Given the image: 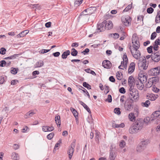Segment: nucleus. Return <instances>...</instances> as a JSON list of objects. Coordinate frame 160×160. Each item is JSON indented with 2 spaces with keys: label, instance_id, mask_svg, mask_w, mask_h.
I'll use <instances>...</instances> for the list:
<instances>
[{
  "label": "nucleus",
  "instance_id": "f257e3e1",
  "mask_svg": "<svg viewBox=\"0 0 160 160\" xmlns=\"http://www.w3.org/2000/svg\"><path fill=\"white\" fill-rule=\"evenodd\" d=\"M135 79L132 76H130L128 78V83L130 87L129 97L131 98V99L133 101L137 100L138 97V90L134 88Z\"/></svg>",
  "mask_w": 160,
  "mask_h": 160
},
{
  "label": "nucleus",
  "instance_id": "f03ea898",
  "mask_svg": "<svg viewBox=\"0 0 160 160\" xmlns=\"http://www.w3.org/2000/svg\"><path fill=\"white\" fill-rule=\"evenodd\" d=\"M143 122L142 119H138L130 127L129 129V132L133 134L138 132L142 128Z\"/></svg>",
  "mask_w": 160,
  "mask_h": 160
},
{
  "label": "nucleus",
  "instance_id": "7ed1b4c3",
  "mask_svg": "<svg viewBox=\"0 0 160 160\" xmlns=\"http://www.w3.org/2000/svg\"><path fill=\"white\" fill-rule=\"evenodd\" d=\"M113 27V24L111 21L104 20L103 22L99 24H97V32H103L106 29L108 30H110Z\"/></svg>",
  "mask_w": 160,
  "mask_h": 160
},
{
  "label": "nucleus",
  "instance_id": "20e7f679",
  "mask_svg": "<svg viewBox=\"0 0 160 160\" xmlns=\"http://www.w3.org/2000/svg\"><path fill=\"white\" fill-rule=\"evenodd\" d=\"M148 143L149 141L147 139L142 141L137 147V151L140 152L142 151L146 148Z\"/></svg>",
  "mask_w": 160,
  "mask_h": 160
},
{
  "label": "nucleus",
  "instance_id": "39448f33",
  "mask_svg": "<svg viewBox=\"0 0 160 160\" xmlns=\"http://www.w3.org/2000/svg\"><path fill=\"white\" fill-rule=\"evenodd\" d=\"M129 98L131 101H130L129 102L126 103V101L125 102V103H124V105L126 110L128 111H131L133 108V103L134 102H137L139 98V96H138V97L137 100L136 101H132L131 99V98H130V97H129Z\"/></svg>",
  "mask_w": 160,
  "mask_h": 160
},
{
  "label": "nucleus",
  "instance_id": "423d86ee",
  "mask_svg": "<svg viewBox=\"0 0 160 160\" xmlns=\"http://www.w3.org/2000/svg\"><path fill=\"white\" fill-rule=\"evenodd\" d=\"M139 47L140 46L139 45L137 46H134V47H133L134 50H135V51L134 53L133 52H132V50H131V52L132 56L134 58L137 59H138V58L141 56L140 52V51L138 50Z\"/></svg>",
  "mask_w": 160,
  "mask_h": 160
},
{
  "label": "nucleus",
  "instance_id": "0eeeda50",
  "mask_svg": "<svg viewBox=\"0 0 160 160\" xmlns=\"http://www.w3.org/2000/svg\"><path fill=\"white\" fill-rule=\"evenodd\" d=\"M144 58L142 61H138V67L140 70H146L148 67V66L146 64V60L145 57Z\"/></svg>",
  "mask_w": 160,
  "mask_h": 160
},
{
  "label": "nucleus",
  "instance_id": "6e6552de",
  "mask_svg": "<svg viewBox=\"0 0 160 160\" xmlns=\"http://www.w3.org/2000/svg\"><path fill=\"white\" fill-rule=\"evenodd\" d=\"M149 73L152 76H157L160 73V67H158L149 70Z\"/></svg>",
  "mask_w": 160,
  "mask_h": 160
},
{
  "label": "nucleus",
  "instance_id": "1a4fd4ad",
  "mask_svg": "<svg viewBox=\"0 0 160 160\" xmlns=\"http://www.w3.org/2000/svg\"><path fill=\"white\" fill-rule=\"evenodd\" d=\"M152 61L158 62L160 60V55L158 52L152 53Z\"/></svg>",
  "mask_w": 160,
  "mask_h": 160
},
{
  "label": "nucleus",
  "instance_id": "9d476101",
  "mask_svg": "<svg viewBox=\"0 0 160 160\" xmlns=\"http://www.w3.org/2000/svg\"><path fill=\"white\" fill-rule=\"evenodd\" d=\"M140 78H139L140 82L141 83V85L140 86L139 89L142 90L143 88V83L146 82L147 79V77L146 76L143 75H141V76H140Z\"/></svg>",
  "mask_w": 160,
  "mask_h": 160
},
{
  "label": "nucleus",
  "instance_id": "9b49d317",
  "mask_svg": "<svg viewBox=\"0 0 160 160\" xmlns=\"http://www.w3.org/2000/svg\"><path fill=\"white\" fill-rule=\"evenodd\" d=\"M132 40L133 47H134V46H137L138 45L140 46V42L139 41H138V38L136 36L134 37L133 35L132 37Z\"/></svg>",
  "mask_w": 160,
  "mask_h": 160
},
{
  "label": "nucleus",
  "instance_id": "f8f14e48",
  "mask_svg": "<svg viewBox=\"0 0 160 160\" xmlns=\"http://www.w3.org/2000/svg\"><path fill=\"white\" fill-rule=\"evenodd\" d=\"M102 66L104 68H110L112 66V64L111 62L108 60H104L102 62Z\"/></svg>",
  "mask_w": 160,
  "mask_h": 160
},
{
  "label": "nucleus",
  "instance_id": "ddd939ff",
  "mask_svg": "<svg viewBox=\"0 0 160 160\" xmlns=\"http://www.w3.org/2000/svg\"><path fill=\"white\" fill-rule=\"evenodd\" d=\"M89 16V14H88V10L87 9L84 10L81 13V14L79 16L78 18H84V17H86L87 18H88V17Z\"/></svg>",
  "mask_w": 160,
  "mask_h": 160
},
{
  "label": "nucleus",
  "instance_id": "4468645a",
  "mask_svg": "<svg viewBox=\"0 0 160 160\" xmlns=\"http://www.w3.org/2000/svg\"><path fill=\"white\" fill-rule=\"evenodd\" d=\"M135 68V64L134 62H131L128 69V73L130 74L132 73L134 71Z\"/></svg>",
  "mask_w": 160,
  "mask_h": 160
},
{
  "label": "nucleus",
  "instance_id": "2eb2a0df",
  "mask_svg": "<svg viewBox=\"0 0 160 160\" xmlns=\"http://www.w3.org/2000/svg\"><path fill=\"white\" fill-rule=\"evenodd\" d=\"M131 20V18L129 16H126L125 17L124 20H123V22H124V25L126 26L129 25L130 24Z\"/></svg>",
  "mask_w": 160,
  "mask_h": 160
},
{
  "label": "nucleus",
  "instance_id": "dca6fc26",
  "mask_svg": "<svg viewBox=\"0 0 160 160\" xmlns=\"http://www.w3.org/2000/svg\"><path fill=\"white\" fill-rule=\"evenodd\" d=\"M89 16L93 13L96 10V8L95 7H91L87 8Z\"/></svg>",
  "mask_w": 160,
  "mask_h": 160
},
{
  "label": "nucleus",
  "instance_id": "f3484780",
  "mask_svg": "<svg viewBox=\"0 0 160 160\" xmlns=\"http://www.w3.org/2000/svg\"><path fill=\"white\" fill-rule=\"evenodd\" d=\"M74 150V148L73 147H70L68 151V154L69 156L68 158L69 159H71L73 154Z\"/></svg>",
  "mask_w": 160,
  "mask_h": 160
},
{
  "label": "nucleus",
  "instance_id": "a211bd4d",
  "mask_svg": "<svg viewBox=\"0 0 160 160\" xmlns=\"http://www.w3.org/2000/svg\"><path fill=\"white\" fill-rule=\"evenodd\" d=\"M29 32L28 30L23 31L17 35V38H21L24 37Z\"/></svg>",
  "mask_w": 160,
  "mask_h": 160
},
{
  "label": "nucleus",
  "instance_id": "6ab92c4d",
  "mask_svg": "<svg viewBox=\"0 0 160 160\" xmlns=\"http://www.w3.org/2000/svg\"><path fill=\"white\" fill-rule=\"evenodd\" d=\"M159 79V77L158 76H156L150 78L149 79V81L151 83V81H152L153 83L156 84L157 82H158Z\"/></svg>",
  "mask_w": 160,
  "mask_h": 160
},
{
  "label": "nucleus",
  "instance_id": "aec40b11",
  "mask_svg": "<svg viewBox=\"0 0 160 160\" xmlns=\"http://www.w3.org/2000/svg\"><path fill=\"white\" fill-rule=\"evenodd\" d=\"M70 52L69 50H67L64 52L62 55V59H66L67 57L70 54Z\"/></svg>",
  "mask_w": 160,
  "mask_h": 160
},
{
  "label": "nucleus",
  "instance_id": "412c9836",
  "mask_svg": "<svg viewBox=\"0 0 160 160\" xmlns=\"http://www.w3.org/2000/svg\"><path fill=\"white\" fill-rule=\"evenodd\" d=\"M123 60L124 61L125 64H123V67L124 68L126 69L127 67V64L128 61V59L127 57L126 53L124 54L123 56Z\"/></svg>",
  "mask_w": 160,
  "mask_h": 160
},
{
  "label": "nucleus",
  "instance_id": "4be33fe9",
  "mask_svg": "<svg viewBox=\"0 0 160 160\" xmlns=\"http://www.w3.org/2000/svg\"><path fill=\"white\" fill-rule=\"evenodd\" d=\"M55 122L58 125L60 126L61 125L60 118V116L57 114L55 117Z\"/></svg>",
  "mask_w": 160,
  "mask_h": 160
},
{
  "label": "nucleus",
  "instance_id": "5701e85b",
  "mask_svg": "<svg viewBox=\"0 0 160 160\" xmlns=\"http://www.w3.org/2000/svg\"><path fill=\"white\" fill-rule=\"evenodd\" d=\"M19 55V54H14L10 56L9 57H6L4 58V59H14L16 58L17 57H18Z\"/></svg>",
  "mask_w": 160,
  "mask_h": 160
},
{
  "label": "nucleus",
  "instance_id": "b1692460",
  "mask_svg": "<svg viewBox=\"0 0 160 160\" xmlns=\"http://www.w3.org/2000/svg\"><path fill=\"white\" fill-rule=\"evenodd\" d=\"M112 148H111L110 151L109 158L110 160H114L116 156L115 155V153L112 152Z\"/></svg>",
  "mask_w": 160,
  "mask_h": 160
},
{
  "label": "nucleus",
  "instance_id": "393cba45",
  "mask_svg": "<svg viewBox=\"0 0 160 160\" xmlns=\"http://www.w3.org/2000/svg\"><path fill=\"white\" fill-rule=\"evenodd\" d=\"M80 104L89 113H91L90 109L87 105H86L82 101H80Z\"/></svg>",
  "mask_w": 160,
  "mask_h": 160
},
{
  "label": "nucleus",
  "instance_id": "a878e982",
  "mask_svg": "<svg viewBox=\"0 0 160 160\" xmlns=\"http://www.w3.org/2000/svg\"><path fill=\"white\" fill-rule=\"evenodd\" d=\"M35 113L33 111H30L25 115L24 117L25 118H27L30 117L32 116Z\"/></svg>",
  "mask_w": 160,
  "mask_h": 160
},
{
  "label": "nucleus",
  "instance_id": "bb28decb",
  "mask_svg": "<svg viewBox=\"0 0 160 160\" xmlns=\"http://www.w3.org/2000/svg\"><path fill=\"white\" fill-rule=\"evenodd\" d=\"M150 104V101L149 100H147L145 102H142L141 103V105L142 107H148L149 105Z\"/></svg>",
  "mask_w": 160,
  "mask_h": 160
},
{
  "label": "nucleus",
  "instance_id": "cd10ccee",
  "mask_svg": "<svg viewBox=\"0 0 160 160\" xmlns=\"http://www.w3.org/2000/svg\"><path fill=\"white\" fill-rule=\"evenodd\" d=\"M12 157L14 160H18L19 159L18 155L16 152H13L12 154Z\"/></svg>",
  "mask_w": 160,
  "mask_h": 160
},
{
  "label": "nucleus",
  "instance_id": "c85d7f7f",
  "mask_svg": "<svg viewBox=\"0 0 160 160\" xmlns=\"http://www.w3.org/2000/svg\"><path fill=\"white\" fill-rule=\"evenodd\" d=\"M71 55L73 56H76L78 54V51L74 48H72L71 49Z\"/></svg>",
  "mask_w": 160,
  "mask_h": 160
},
{
  "label": "nucleus",
  "instance_id": "c756f323",
  "mask_svg": "<svg viewBox=\"0 0 160 160\" xmlns=\"http://www.w3.org/2000/svg\"><path fill=\"white\" fill-rule=\"evenodd\" d=\"M134 114L133 113H131L129 114L128 117L130 121H133L135 120V117Z\"/></svg>",
  "mask_w": 160,
  "mask_h": 160
},
{
  "label": "nucleus",
  "instance_id": "7c9ffc66",
  "mask_svg": "<svg viewBox=\"0 0 160 160\" xmlns=\"http://www.w3.org/2000/svg\"><path fill=\"white\" fill-rule=\"evenodd\" d=\"M35 65L37 67H41L43 65L44 62L42 60H40L37 62Z\"/></svg>",
  "mask_w": 160,
  "mask_h": 160
},
{
  "label": "nucleus",
  "instance_id": "2f4dec72",
  "mask_svg": "<svg viewBox=\"0 0 160 160\" xmlns=\"http://www.w3.org/2000/svg\"><path fill=\"white\" fill-rule=\"evenodd\" d=\"M18 70V68H12L10 70V72L13 74L15 75L17 73Z\"/></svg>",
  "mask_w": 160,
  "mask_h": 160
},
{
  "label": "nucleus",
  "instance_id": "473e14b6",
  "mask_svg": "<svg viewBox=\"0 0 160 160\" xmlns=\"http://www.w3.org/2000/svg\"><path fill=\"white\" fill-rule=\"evenodd\" d=\"M121 72H118L116 73V77L117 79L118 80H121L122 78V74L121 73L120 74Z\"/></svg>",
  "mask_w": 160,
  "mask_h": 160
},
{
  "label": "nucleus",
  "instance_id": "72a5a7b5",
  "mask_svg": "<svg viewBox=\"0 0 160 160\" xmlns=\"http://www.w3.org/2000/svg\"><path fill=\"white\" fill-rule=\"evenodd\" d=\"M83 86L84 87L87 88L88 89H91V85L86 82H84L83 83Z\"/></svg>",
  "mask_w": 160,
  "mask_h": 160
},
{
  "label": "nucleus",
  "instance_id": "f704fd0d",
  "mask_svg": "<svg viewBox=\"0 0 160 160\" xmlns=\"http://www.w3.org/2000/svg\"><path fill=\"white\" fill-rule=\"evenodd\" d=\"M82 0H75L74 2L75 6L77 7L81 4L82 2Z\"/></svg>",
  "mask_w": 160,
  "mask_h": 160
},
{
  "label": "nucleus",
  "instance_id": "c9c22d12",
  "mask_svg": "<svg viewBox=\"0 0 160 160\" xmlns=\"http://www.w3.org/2000/svg\"><path fill=\"white\" fill-rule=\"evenodd\" d=\"M70 109L72 111L75 117V118H76V117H78V112H77V111L75 109H74L73 108H71Z\"/></svg>",
  "mask_w": 160,
  "mask_h": 160
},
{
  "label": "nucleus",
  "instance_id": "e433bc0d",
  "mask_svg": "<svg viewBox=\"0 0 160 160\" xmlns=\"http://www.w3.org/2000/svg\"><path fill=\"white\" fill-rule=\"evenodd\" d=\"M114 112L118 115H119L121 113L120 109L119 108H115L114 110Z\"/></svg>",
  "mask_w": 160,
  "mask_h": 160
},
{
  "label": "nucleus",
  "instance_id": "4c0bfd02",
  "mask_svg": "<svg viewBox=\"0 0 160 160\" xmlns=\"http://www.w3.org/2000/svg\"><path fill=\"white\" fill-rule=\"evenodd\" d=\"M153 48V46H151L150 47H148L147 49L148 52L149 53L151 54L152 53H153L152 51Z\"/></svg>",
  "mask_w": 160,
  "mask_h": 160
},
{
  "label": "nucleus",
  "instance_id": "58836bf2",
  "mask_svg": "<svg viewBox=\"0 0 160 160\" xmlns=\"http://www.w3.org/2000/svg\"><path fill=\"white\" fill-rule=\"evenodd\" d=\"M132 7V4L128 5L123 10V12H125L128 11L130 10Z\"/></svg>",
  "mask_w": 160,
  "mask_h": 160
},
{
  "label": "nucleus",
  "instance_id": "ea45409f",
  "mask_svg": "<svg viewBox=\"0 0 160 160\" xmlns=\"http://www.w3.org/2000/svg\"><path fill=\"white\" fill-rule=\"evenodd\" d=\"M100 135L99 132H97L96 133L95 139V141L98 142H99V138L100 137Z\"/></svg>",
  "mask_w": 160,
  "mask_h": 160
},
{
  "label": "nucleus",
  "instance_id": "a19ab883",
  "mask_svg": "<svg viewBox=\"0 0 160 160\" xmlns=\"http://www.w3.org/2000/svg\"><path fill=\"white\" fill-rule=\"evenodd\" d=\"M115 126L116 128H123L125 126L124 124L123 123H122L120 124H115Z\"/></svg>",
  "mask_w": 160,
  "mask_h": 160
},
{
  "label": "nucleus",
  "instance_id": "79ce46f5",
  "mask_svg": "<svg viewBox=\"0 0 160 160\" xmlns=\"http://www.w3.org/2000/svg\"><path fill=\"white\" fill-rule=\"evenodd\" d=\"M154 11V9L152 7H150L148 8L147 10V12L148 14L152 13Z\"/></svg>",
  "mask_w": 160,
  "mask_h": 160
},
{
  "label": "nucleus",
  "instance_id": "37998d69",
  "mask_svg": "<svg viewBox=\"0 0 160 160\" xmlns=\"http://www.w3.org/2000/svg\"><path fill=\"white\" fill-rule=\"evenodd\" d=\"M6 51V49L4 48H2L0 49V53L2 55H4Z\"/></svg>",
  "mask_w": 160,
  "mask_h": 160
},
{
  "label": "nucleus",
  "instance_id": "c03bdc74",
  "mask_svg": "<svg viewBox=\"0 0 160 160\" xmlns=\"http://www.w3.org/2000/svg\"><path fill=\"white\" fill-rule=\"evenodd\" d=\"M134 114L136 116H138V108L137 106L134 107Z\"/></svg>",
  "mask_w": 160,
  "mask_h": 160
},
{
  "label": "nucleus",
  "instance_id": "a18cd8bd",
  "mask_svg": "<svg viewBox=\"0 0 160 160\" xmlns=\"http://www.w3.org/2000/svg\"><path fill=\"white\" fill-rule=\"evenodd\" d=\"M160 115V111H157L152 113V116H155L157 118Z\"/></svg>",
  "mask_w": 160,
  "mask_h": 160
},
{
  "label": "nucleus",
  "instance_id": "49530a36",
  "mask_svg": "<svg viewBox=\"0 0 160 160\" xmlns=\"http://www.w3.org/2000/svg\"><path fill=\"white\" fill-rule=\"evenodd\" d=\"M54 136V133L53 132L51 133L47 136V138L49 140L51 139Z\"/></svg>",
  "mask_w": 160,
  "mask_h": 160
},
{
  "label": "nucleus",
  "instance_id": "de8ad7c7",
  "mask_svg": "<svg viewBox=\"0 0 160 160\" xmlns=\"http://www.w3.org/2000/svg\"><path fill=\"white\" fill-rule=\"evenodd\" d=\"M150 120H151V118L149 117H146L144 120H143V123L145 122L146 123H148Z\"/></svg>",
  "mask_w": 160,
  "mask_h": 160
},
{
  "label": "nucleus",
  "instance_id": "09e8293b",
  "mask_svg": "<svg viewBox=\"0 0 160 160\" xmlns=\"http://www.w3.org/2000/svg\"><path fill=\"white\" fill-rule=\"evenodd\" d=\"M139 81H140L139 80V78H137L135 80L134 83H135V84L136 85L137 88L139 89L140 86L139 84Z\"/></svg>",
  "mask_w": 160,
  "mask_h": 160
},
{
  "label": "nucleus",
  "instance_id": "8fccbe9b",
  "mask_svg": "<svg viewBox=\"0 0 160 160\" xmlns=\"http://www.w3.org/2000/svg\"><path fill=\"white\" fill-rule=\"evenodd\" d=\"M126 145V142L124 140H122L120 142L119 144V146L121 148H123Z\"/></svg>",
  "mask_w": 160,
  "mask_h": 160
},
{
  "label": "nucleus",
  "instance_id": "3c124183",
  "mask_svg": "<svg viewBox=\"0 0 160 160\" xmlns=\"http://www.w3.org/2000/svg\"><path fill=\"white\" fill-rule=\"evenodd\" d=\"M6 61L5 60H2L0 61V67H3L6 66Z\"/></svg>",
  "mask_w": 160,
  "mask_h": 160
},
{
  "label": "nucleus",
  "instance_id": "603ef678",
  "mask_svg": "<svg viewBox=\"0 0 160 160\" xmlns=\"http://www.w3.org/2000/svg\"><path fill=\"white\" fill-rule=\"evenodd\" d=\"M157 34L155 32H153L151 34V40H153L156 37Z\"/></svg>",
  "mask_w": 160,
  "mask_h": 160
},
{
  "label": "nucleus",
  "instance_id": "864d4df0",
  "mask_svg": "<svg viewBox=\"0 0 160 160\" xmlns=\"http://www.w3.org/2000/svg\"><path fill=\"white\" fill-rule=\"evenodd\" d=\"M106 101L108 102H111L112 101V97L111 95H108V98L106 99Z\"/></svg>",
  "mask_w": 160,
  "mask_h": 160
},
{
  "label": "nucleus",
  "instance_id": "5fc2aeb1",
  "mask_svg": "<svg viewBox=\"0 0 160 160\" xmlns=\"http://www.w3.org/2000/svg\"><path fill=\"white\" fill-rule=\"evenodd\" d=\"M43 131L44 132L49 131V126H44L42 127Z\"/></svg>",
  "mask_w": 160,
  "mask_h": 160
},
{
  "label": "nucleus",
  "instance_id": "6e6d98bb",
  "mask_svg": "<svg viewBox=\"0 0 160 160\" xmlns=\"http://www.w3.org/2000/svg\"><path fill=\"white\" fill-rule=\"evenodd\" d=\"M119 92L122 94H124L126 92V90L123 87H122L119 89Z\"/></svg>",
  "mask_w": 160,
  "mask_h": 160
},
{
  "label": "nucleus",
  "instance_id": "4d7b16f0",
  "mask_svg": "<svg viewBox=\"0 0 160 160\" xmlns=\"http://www.w3.org/2000/svg\"><path fill=\"white\" fill-rule=\"evenodd\" d=\"M111 35L112 36L113 35V38L115 39H117L118 38L119 36V34L116 33L113 34H111Z\"/></svg>",
  "mask_w": 160,
  "mask_h": 160
},
{
  "label": "nucleus",
  "instance_id": "13d9d810",
  "mask_svg": "<svg viewBox=\"0 0 160 160\" xmlns=\"http://www.w3.org/2000/svg\"><path fill=\"white\" fill-rule=\"evenodd\" d=\"M152 89L153 91L155 92H158L159 91V89L157 88L156 87H155V85L153 86L152 87Z\"/></svg>",
  "mask_w": 160,
  "mask_h": 160
},
{
  "label": "nucleus",
  "instance_id": "bf43d9fd",
  "mask_svg": "<svg viewBox=\"0 0 160 160\" xmlns=\"http://www.w3.org/2000/svg\"><path fill=\"white\" fill-rule=\"evenodd\" d=\"M89 51H90L89 49L88 48H86L83 51L81 52V53H82L84 55H85L87 54H88V52H89Z\"/></svg>",
  "mask_w": 160,
  "mask_h": 160
},
{
  "label": "nucleus",
  "instance_id": "052dcab7",
  "mask_svg": "<svg viewBox=\"0 0 160 160\" xmlns=\"http://www.w3.org/2000/svg\"><path fill=\"white\" fill-rule=\"evenodd\" d=\"M158 45L155 44H153V48L154 51H157L158 50V48H159Z\"/></svg>",
  "mask_w": 160,
  "mask_h": 160
},
{
  "label": "nucleus",
  "instance_id": "680f3d73",
  "mask_svg": "<svg viewBox=\"0 0 160 160\" xmlns=\"http://www.w3.org/2000/svg\"><path fill=\"white\" fill-rule=\"evenodd\" d=\"M60 53L59 52H54L52 54V55L54 57H58L60 55Z\"/></svg>",
  "mask_w": 160,
  "mask_h": 160
},
{
  "label": "nucleus",
  "instance_id": "e2e57ef3",
  "mask_svg": "<svg viewBox=\"0 0 160 160\" xmlns=\"http://www.w3.org/2000/svg\"><path fill=\"white\" fill-rule=\"evenodd\" d=\"M51 50V49H42L41 50V52L42 53H47Z\"/></svg>",
  "mask_w": 160,
  "mask_h": 160
},
{
  "label": "nucleus",
  "instance_id": "0e129e2a",
  "mask_svg": "<svg viewBox=\"0 0 160 160\" xmlns=\"http://www.w3.org/2000/svg\"><path fill=\"white\" fill-rule=\"evenodd\" d=\"M109 79L110 81L112 82H114L115 81V80L113 76L110 77Z\"/></svg>",
  "mask_w": 160,
  "mask_h": 160
},
{
  "label": "nucleus",
  "instance_id": "69168bd1",
  "mask_svg": "<svg viewBox=\"0 0 160 160\" xmlns=\"http://www.w3.org/2000/svg\"><path fill=\"white\" fill-rule=\"evenodd\" d=\"M125 98V96L124 95L122 96L120 98V102H121L124 105V103L125 102L124 100V98Z\"/></svg>",
  "mask_w": 160,
  "mask_h": 160
},
{
  "label": "nucleus",
  "instance_id": "338daca9",
  "mask_svg": "<svg viewBox=\"0 0 160 160\" xmlns=\"http://www.w3.org/2000/svg\"><path fill=\"white\" fill-rule=\"evenodd\" d=\"M79 45L78 43V42H74L72 44L71 47L72 48L77 47Z\"/></svg>",
  "mask_w": 160,
  "mask_h": 160
},
{
  "label": "nucleus",
  "instance_id": "774afa93",
  "mask_svg": "<svg viewBox=\"0 0 160 160\" xmlns=\"http://www.w3.org/2000/svg\"><path fill=\"white\" fill-rule=\"evenodd\" d=\"M5 80L3 77L2 76L0 77V84H2L4 82Z\"/></svg>",
  "mask_w": 160,
  "mask_h": 160
}]
</instances>
